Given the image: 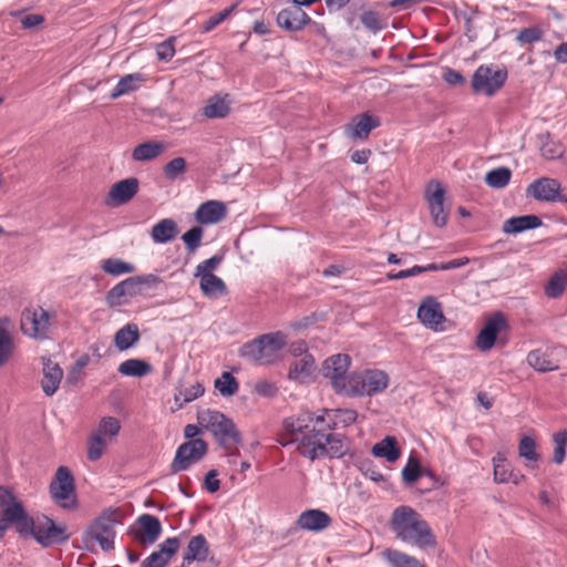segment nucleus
I'll use <instances>...</instances> for the list:
<instances>
[{
    "instance_id": "nucleus-6",
    "label": "nucleus",
    "mask_w": 567,
    "mask_h": 567,
    "mask_svg": "<svg viewBox=\"0 0 567 567\" xmlns=\"http://www.w3.org/2000/svg\"><path fill=\"white\" fill-rule=\"evenodd\" d=\"M389 385V375L382 370H364L350 374L347 396L374 395L384 391Z\"/></svg>"
},
{
    "instance_id": "nucleus-43",
    "label": "nucleus",
    "mask_w": 567,
    "mask_h": 567,
    "mask_svg": "<svg viewBox=\"0 0 567 567\" xmlns=\"http://www.w3.org/2000/svg\"><path fill=\"white\" fill-rule=\"evenodd\" d=\"M567 286V271L559 270L555 272L545 287V293L550 298H558L563 295Z\"/></svg>"
},
{
    "instance_id": "nucleus-13",
    "label": "nucleus",
    "mask_w": 567,
    "mask_h": 567,
    "mask_svg": "<svg viewBox=\"0 0 567 567\" xmlns=\"http://www.w3.org/2000/svg\"><path fill=\"white\" fill-rule=\"evenodd\" d=\"M527 195L539 202L567 203V197L561 194V185L555 178L540 177L527 187Z\"/></svg>"
},
{
    "instance_id": "nucleus-30",
    "label": "nucleus",
    "mask_w": 567,
    "mask_h": 567,
    "mask_svg": "<svg viewBox=\"0 0 567 567\" xmlns=\"http://www.w3.org/2000/svg\"><path fill=\"white\" fill-rule=\"evenodd\" d=\"M178 235L177 224L171 218L161 219L151 230V237L156 244L168 243Z\"/></svg>"
},
{
    "instance_id": "nucleus-51",
    "label": "nucleus",
    "mask_w": 567,
    "mask_h": 567,
    "mask_svg": "<svg viewBox=\"0 0 567 567\" xmlns=\"http://www.w3.org/2000/svg\"><path fill=\"white\" fill-rule=\"evenodd\" d=\"M186 165L184 157H175L164 165V176L169 181H175L179 175L186 172Z\"/></svg>"
},
{
    "instance_id": "nucleus-53",
    "label": "nucleus",
    "mask_w": 567,
    "mask_h": 567,
    "mask_svg": "<svg viewBox=\"0 0 567 567\" xmlns=\"http://www.w3.org/2000/svg\"><path fill=\"white\" fill-rule=\"evenodd\" d=\"M421 476V465L420 462L410 457L406 465L402 470V477L405 484L412 485L414 484L419 477Z\"/></svg>"
},
{
    "instance_id": "nucleus-1",
    "label": "nucleus",
    "mask_w": 567,
    "mask_h": 567,
    "mask_svg": "<svg viewBox=\"0 0 567 567\" xmlns=\"http://www.w3.org/2000/svg\"><path fill=\"white\" fill-rule=\"evenodd\" d=\"M318 416L311 412H301L284 421L282 445L295 444L300 455L311 462L329 457H342L347 452L346 436L328 432Z\"/></svg>"
},
{
    "instance_id": "nucleus-39",
    "label": "nucleus",
    "mask_w": 567,
    "mask_h": 567,
    "mask_svg": "<svg viewBox=\"0 0 567 567\" xmlns=\"http://www.w3.org/2000/svg\"><path fill=\"white\" fill-rule=\"evenodd\" d=\"M230 112V105L227 97L214 96L208 100L203 113L208 118H223Z\"/></svg>"
},
{
    "instance_id": "nucleus-41",
    "label": "nucleus",
    "mask_w": 567,
    "mask_h": 567,
    "mask_svg": "<svg viewBox=\"0 0 567 567\" xmlns=\"http://www.w3.org/2000/svg\"><path fill=\"white\" fill-rule=\"evenodd\" d=\"M101 269L113 277H118L126 274H133L135 266L118 258H107L101 264Z\"/></svg>"
},
{
    "instance_id": "nucleus-50",
    "label": "nucleus",
    "mask_w": 567,
    "mask_h": 567,
    "mask_svg": "<svg viewBox=\"0 0 567 567\" xmlns=\"http://www.w3.org/2000/svg\"><path fill=\"white\" fill-rule=\"evenodd\" d=\"M120 430H121V424L117 419H115L113 416H105L100 421L97 429L94 433L100 434V436L105 439L106 436H109V437L116 436L118 434Z\"/></svg>"
},
{
    "instance_id": "nucleus-20",
    "label": "nucleus",
    "mask_w": 567,
    "mask_h": 567,
    "mask_svg": "<svg viewBox=\"0 0 567 567\" xmlns=\"http://www.w3.org/2000/svg\"><path fill=\"white\" fill-rule=\"evenodd\" d=\"M310 17L296 3L280 10L277 16V23L279 27L289 31L301 30L305 25L310 23Z\"/></svg>"
},
{
    "instance_id": "nucleus-55",
    "label": "nucleus",
    "mask_w": 567,
    "mask_h": 567,
    "mask_svg": "<svg viewBox=\"0 0 567 567\" xmlns=\"http://www.w3.org/2000/svg\"><path fill=\"white\" fill-rule=\"evenodd\" d=\"M542 37L543 31L538 27H532L520 30L516 40L520 45H525L539 41Z\"/></svg>"
},
{
    "instance_id": "nucleus-46",
    "label": "nucleus",
    "mask_w": 567,
    "mask_h": 567,
    "mask_svg": "<svg viewBox=\"0 0 567 567\" xmlns=\"http://www.w3.org/2000/svg\"><path fill=\"white\" fill-rule=\"evenodd\" d=\"M512 177V172L507 167H498L488 172L485 176L486 184L492 188L505 187Z\"/></svg>"
},
{
    "instance_id": "nucleus-47",
    "label": "nucleus",
    "mask_w": 567,
    "mask_h": 567,
    "mask_svg": "<svg viewBox=\"0 0 567 567\" xmlns=\"http://www.w3.org/2000/svg\"><path fill=\"white\" fill-rule=\"evenodd\" d=\"M106 446H107L106 439H104V437L100 436V434H95L93 432L87 441V458L90 461L100 460L102 457Z\"/></svg>"
},
{
    "instance_id": "nucleus-12",
    "label": "nucleus",
    "mask_w": 567,
    "mask_h": 567,
    "mask_svg": "<svg viewBox=\"0 0 567 567\" xmlns=\"http://www.w3.org/2000/svg\"><path fill=\"white\" fill-rule=\"evenodd\" d=\"M207 443L202 439L189 440L178 446L171 468L173 473L187 470L207 453Z\"/></svg>"
},
{
    "instance_id": "nucleus-26",
    "label": "nucleus",
    "mask_w": 567,
    "mask_h": 567,
    "mask_svg": "<svg viewBox=\"0 0 567 567\" xmlns=\"http://www.w3.org/2000/svg\"><path fill=\"white\" fill-rule=\"evenodd\" d=\"M159 282V277L152 274L130 277L122 281L131 298L143 295L146 290L157 286Z\"/></svg>"
},
{
    "instance_id": "nucleus-2",
    "label": "nucleus",
    "mask_w": 567,
    "mask_h": 567,
    "mask_svg": "<svg viewBox=\"0 0 567 567\" xmlns=\"http://www.w3.org/2000/svg\"><path fill=\"white\" fill-rule=\"evenodd\" d=\"M0 508L3 509L4 520L8 526L14 524L20 534H30L44 547L60 545L70 538L64 525H56L48 516L30 518L22 504L17 501L13 493L0 486Z\"/></svg>"
},
{
    "instance_id": "nucleus-3",
    "label": "nucleus",
    "mask_w": 567,
    "mask_h": 567,
    "mask_svg": "<svg viewBox=\"0 0 567 567\" xmlns=\"http://www.w3.org/2000/svg\"><path fill=\"white\" fill-rule=\"evenodd\" d=\"M390 528L399 540L420 549L436 545L430 524L411 506L401 505L392 512Z\"/></svg>"
},
{
    "instance_id": "nucleus-11",
    "label": "nucleus",
    "mask_w": 567,
    "mask_h": 567,
    "mask_svg": "<svg viewBox=\"0 0 567 567\" xmlns=\"http://www.w3.org/2000/svg\"><path fill=\"white\" fill-rule=\"evenodd\" d=\"M121 512L118 509L105 511L91 526V536L101 546L104 551L114 548L115 526L121 523Z\"/></svg>"
},
{
    "instance_id": "nucleus-21",
    "label": "nucleus",
    "mask_w": 567,
    "mask_h": 567,
    "mask_svg": "<svg viewBox=\"0 0 567 567\" xmlns=\"http://www.w3.org/2000/svg\"><path fill=\"white\" fill-rule=\"evenodd\" d=\"M417 318L420 321L429 327L436 328L444 321V315L441 308V303L434 297H425L419 309H417Z\"/></svg>"
},
{
    "instance_id": "nucleus-23",
    "label": "nucleus",
    "mask_w": 567,
    "mask_h": 567,
    "mask_svg": "<svg viewBox=\"0 0 567 567\" xmlns=\"http://www.w3.org/2000/svg\"><path fill=\"white\" fill-rule=\"evenodd\" d=\"M296 524L305 530L321 532L330 526L331 517L320 509H307L299 515Z\"/></svg>"
},
{
    "instance_id": "nucleus-38",
    "label": "nucleus",
    "mask_w": 567,
    "mask_h": 567,
    "mask_svg": "<svg viewBox=\"0 0 567 567\" xmlns=\"http://www.w3.org/2000/svg\"><path fill=\"white\" fill-rule=\"evenodd\" d=\"M528 364L539 372H548L558 369V364L554 361L549 353L542 350H533L527 354Z\"/></svg>"
},
{
    "instance_id": "nucleus-24",
    "label": "nucleus",
    "mask_w": 567,
    "mask_h": 567,
    "mask_svg": "<svg viewBox=\"0 0 567 567\" xmlns=\"http://www.w3.org/2000/svg\"><path fill=\"white\" fill-rule=\"evenodd\" d=\"M42 364L43 378L41 381V386L45 395L52 396L59 389L63 378V370L56 362H53L49 358H42Z\"/></svg>"
},
{
    "instance_id": "nucleus-9",
    "label": "nucleus",
    "mask_w": 567,
    "mask_h": 567,
    "mask_svg": "<svg viewBox=\"0 0 567 567\" xmlns=\"http://www.w3.org/2000/svg\"><path fill=\"white\" fill-rule=\"evenodd\" d=\"M507 79V72L492 65H480L472 75L471 86L475 93L493 96Z\"/></svg>"
},
{
    "instance_id": "nucleus-22",
    "label": "nucleus",
    "mask_w": 567,
    "mask_h": 567,
    "mask_svg": "<svg viewBox=\"0 0 567 567\" xmlns=\"http://www.w3.org/2000/svg\"><path fill=\"white\" fill-rule=\"evenodd\" d=\"M227 215V208L224 203L218 200H208L198 206L195 212V219L199 224L210 225L221 221Z\"/></svg>"
},
{
    "instance_id": "nucleus-54",
    "label": "nucleus",
    "mask_w": 567,
    "mask_h": 567,
    "mask_svg": "<svg viewBox=\"0 0 567 567\" xmlns=\"http://www.w3.org/2000/svg\"><path fill=\"white\" fill-rule=\"evenodd\" d=\"M237 4H234L229 8L221 10L220 12L212 16L207 21H205L202 25V32L207 33L214 30L217 25L224 22L230 13L235 10Z\"/></svg>"
},
{
    "instance_id": "nucleus-14",
    "label": "nucleus",
    "mask_w": 567,
    "mask_h": 567,
    "mask_svg": "<svg viewBox=\"0 0 567 567\" xmlns=\"http://www.w3.org/2000/svg\"><path fill=\"white\" fill-rule=\"evenodd\" d=\"M445 189L440 182H431L426 186L425 199L429 205L433 223L444 227L449 220V210L444 206Z\"/></svg>"
},
{
    "instance_id": "nucleus-60",
    "label": "nucleus",
    "mask_w": 567,
    "mask_h": 567,
    "mask_svg": "<svg viewBox=\"0 0 567 567\" xmlns=\"http://www.w3.org/2000/svg\"><path fill=\"white\" fill-rule=\"evenodd\" d=\"M254 390L257 394L265 396V398H271L276 395L278 389L275 385V383L261 380L256 382Z\"/></svg>"
},
{
    "instance_id": "nucleus-42",
    "label": "nucleus",
    "mask_w": 567,
    "mask_h": 567,
    "mask_svg": "<svg viewBox=\"0 0 567 567\" xmlns=\"http://www.w3.org/2000/svg\"><path fill=\"white\" fill-rule=\"evenodd\" d=\"M492 462L494 466L495 483L503 484L509 482L513 476V471L509 468V465L506 462L505 454L497 452L494 455Z\"/></svg>"
},
{
    "instance_id": "nucleus-10",
    "label": "nucleus",
    "mask_w": 567,
    "mask_h": 567,
    "mask_svg": "<svg viewBox=\"0 0 567 567\" xmlns=\"http://www.w3.org/2000/svg\"><path fill=\"white\" fill-rule=\"evenodd\" d=\"M54 319V312H49L42 307L25 309L21 318V330L29 337L44 339Z\"/></svg>"
},
{
    "instance_id": "nucleus-25",
    "label": "nucleus",
    "mask_w": 567,
    "mask_h": 567,
    "mask_svg": "<svg viewBox=\"0 0 567 567\" xmlns=\"http://www.w3.org/2000/svg\"><path fill=\"white\" fill-rule=\"evenodd\" d=\"M380 125L378 117L363 113L353 118L352 123L346 128L348 136L352 138L367 140L373 128Z\"/></svg>"
},
{
    "instance_id": "nucleus-58",
    "label": "nucleus",
    "mask_w": 567,
    "mask_h": 567,
    "mask_svg": "<svg viewBox=\"0 0 567 567\" xmlns=\"http://www.w3.org/2000/svg\"><path fill=\"white\" fill-rule=\"evenodd\" d=\"M220 256H213L200 264L197 265L195 276H202L204 274H213V271L219 266L221 262Z\"/></svg>"
},
{
    "instance_id": "nucleus-16",
    "label": "nucleus",
    "mask_w": 567,
    "mask_h": 567,
    "mask_svg": "<svg viewBox=\"0 0 567 567\" xmlns=\"http://www.w3.org/2000/svg\"><path fill=\"white\" fill-rule=\"evenodd\" d=\"M140 181L136 177H128L113 184L107 193L106 204L116 207L128 203L137 194Z\"/></svg>"
},
{
    "instance_id": "nucleus-29",
    "label": "nucleus",
    "mask_w": 567,
    "mask_h": 567,
    "mask_svg": "<svg viewBox=\"0 0 567 567\" xmlns=\"http://www.w3.org/2000/svg\"><path fill=\"white\" fill-rule=\"evenodd\" d=\"M209 554V546L204 535L193 536L188 542L183 559L186 563L204 561Z\"/></svg>"
},
{
    "instance_id": "nucleus-32",
    "label": "nucleus",
    "mask_w": 567,
    "mask_h": 567,
    "mask_svg": "<svg viewBox=\"0 0 567 567\" xmlns=\"http://www.w3.org/2000/svg\"><path fill=\"white\" fill-rule=\"evenodd\" d=\"M11 321L8 318L0 319V367L4 365L13 352V338L11 336Z\"/></svg>"
},
{
    "instance_id": "nucleus-19",
    "label": "nucleus",
    "mask_w": 567,
    "mask_h": 567,
    "mask_svg": "<svg viewBox=\"0 0 567 567\" xmlns=\"http://www.w3.org/2000/svg\"><path fill=\"white\" fill-rule=\"evenodd\" d=\"M328 432H334L339 427H347L355 422L358 413L351 409L324 410L317 415Z\"/></svg>"
},
{
    "instance_id": "nucleus-57",
    "label": "nucleus",
    "mask_w": 567,
    "mask_h": 567,
    "mask_svg": "<svg viewBox=\"0 0 567 567\" xmlns=\"http://www.w3.org/2000/svg\"><path fill=\"white\" fill-rule=\"evenodd\" d=\"M360 20L367 29L373 32L380 31L383 28L379 13L374 11L363 12Z\"/></svg>"
},
{
    "instance_id": "nucleus-64",
    "label": "nucleus",
    "mask_w": 567,
    "mask_h": 567,
    "mask_svg": "<svg viewBox=\"0 0 567 567\" xmlns=\"http://www.w3.org/2000/svg\"><path fill=\"white\" fill-rule=\"evenodd\" d=\"M542 154L547 159L559 158L563 155V148L558 144L548 143L542 147Z\"/></svg>"
},
{
    "instance_id": "nucleus-36",
    "label": "nucleus",
    "mask_w": 567,
    "mask_h": 567,
    "mask_svg": "<svg viewBox=\"0 0 567 567\" xmlns=\"http://www.w3.org/2000/svg\"><path fill=\"white\" fill-rule=\"evenodd\" d=\"M117 371L125 377L141 378L150 374L153 371V368L145 360L127 359L118 365Z\"/></svg>"
},
{
    "instance_id": "nucleus-17",
    "label": "nucleus",
    "mask_w": 567,
    "mask_h": 567,
    "mask_svg": "<svg viewBox=\"0 0 567 567\" xmlns=\"http://www.w3.org/2000/svg\"><path fill=\"white\" fill-rule=\"evenodd\" d=\"M316 371L317 364L313 355L305 353L290 363L288 379L300 384H307L315 380Z\"/></svg>"
},
{
    "instance_id": "nucleus-63",
    "label": "nucleus",
    "mask_w": 567,
    "mask_h": 567,
    "mask_svg": "<svg viewBox=\"0 0 567 567\" xmlns=\"http://www.w3.org/2000/svg\"><path fill=\"white\" fill-rule=\"evenodd\" d=\"M217 475L218 473L216 470H210L205 476L204 485L209 493H215L220 487V482L217 478Z\"/></svg>"
},
{
    "instance_id": "nucleus-56",
    "label": "nucleus",
    "mask_w": 567,
    "mask_h": 567,
    "mask_svg": "<svg viewBox=\"0 0 567 567\" xmlns=\"http://www.w3.org/2000/svg\"><path fill=\"white\" fill-rule=\"evenodd\" d=\"M175 38L171 37L156 47V55L159 61L168 62L175 55Z\"/></svg>"
},
{
    "instance_id": "nucleus-28",
    "label": "nucleus",
    "mask_w": 567,
    "mask_h": 567,
    "mask_svg": "<svg viewBox=\"0 0 567 567\" xmlns=\"http://www.w3.org/2000/svg\"><path fill=\"white\" fill-rule=\"evenodd\" d=\"M166 151L163 142L147 141L138 144L132 152V158L135 162H148L157 158Z\"/></svg>"
},
{
    "instance_id": "nucleus-35",
    "label": "nucleus",
    "mask_w": 567,
    "mask_h": 567,
    "mask_svg": "<svg viewBox=\"0 0 567 567\" xmlns=\"http://www.w3.org/2000/svg\"><path fill=\"white\" fill-rule=\"evenodd\" d=\"M382 556L391 567H426L415 557L398 549L388 548L382 553Z\"/></svg>"
},
{
    "instance_id": "nucleus-59",
    "label": "nucleus",
    "mask_w": 567,
    "mask_h": 567,
    "mask_svg": "<svg viewBox=\"0 0 567 567\" xmlns=\"http://www.w3.org/2000/svg\"><path fill=\"white\" fill-rule=\"evenodd\" d=\"M179 548V539L177 537H169L161 545L158 551L162 553L167 559H171Z\"/></svg>"
},
{
    "instance_id": "nucleus-8",
    "label": "nucleus",
    "mask_w": 567,
    "mask_h": 567,
    "mask_svg": "<svg viewBox=\"0 0 567 567\" xmlns=\"http://www.w3.org/2000/svg\"><path fill=\"white\" fill-rule=\"evenodd\" d=\"M351 358L348 354L338 353L327 358L321 367L323 378L328 379L336 393L344 395L350 374Z\"/></svg>"
},
{
    "instance_id": "nucleus-18",
    "label": "nucleus",
    "mask_w": 567,
    "mask_h": 567,
    "mask_svg": "<svg viewBox=\"0 0 567 567\" xmlns=\"http://www.w3.org/2000/svg\"><path fill=\"white\" fill-rule=\"evenodd\" d=\"M162 534L159 519L151 514H143L137 518L134 538L144 545L154 544Z\"/></svg>"
},
{
    "instance_id": "nucleus-15",
    "label": "nucleus",
    "mask_w": 567,
    "mask_h": 567,
    "mask_svg": "<svg viewBox=\"0 0 567 567\" xmlns=\"http://www.w3.org/2000/svg\"><path fill=\"white\" fill-rule=\"evenodd\" d=\"M508 324L505 316L502 312H495L484 323V327L476 337V347L485 352L491 350L501 331L507 330Z\"/></svg>"
},
{
    "instance_id": "nucleus-37",
    "label": "nucleus",
    "mask_w": 567,
    "mask_h": 567,
    "mask_svg": "<svg viewBox=\"0 0 567 567\" xmlns=\"http://www.w3.org/2000/svg\"><path fill=\"white\" fill-rule=\"evenodd\" d=\"M200 278V289L207 297H218L227 293V287L221 278L214 274H204Z\"/></svg>"
},
{
    "instance_id": "nucleus-40",
    "label": "nucleus",
    "mask_w": 567,
    "mask_h": 567,
    "mask_svg": "<svg viewBox=\"0 0 567 567\" xmlns=\"http://www.w3.org/2000/svg\"><path fill=\"white\" fill-rule=\"evenodd\" d=\"M536 442L530 436H523L518 443V454L526 461V466L534 468L536 463L540 458V455L536 451Z\"/></svg>"
},
{
    "instance_id": "nucleus-27",
    "label": "nucleus",
    "mask_w": 567,
    "mask_h": 567,
    "mask_svg": "<svg viewBox=\"0 0 567 567\" xmlns=\"http://www.w3.org/2000/svg\"><path fill=\"white\" fill-rule=\"evenodd\" d=\"M542 225V220L536 215H525L511 217L503 223L502 230L505 234H519L528 229H535Z\"/></svg>"
},
{
    "instance_id": "nucleus-33",
    "label": "nucleus",
    "mask_w": 567,
    "mask_h": 567,
    "mask_svg": "<svg viewBox=\"0 0 567 567\" xmlns=\"http://www.w3.org/2000/svg\"><path fill=\"white\" fill-rule=\"evenodd\" d=\"M144 76L141 73H132L124 75L120 79L115 87L112 90L110 97L112 100L118 99L122 95L136 91L144 82Z\"/></svg>"
},
{
    "instance_id": "nucleus-45",
    "label": "nucleus",
    "mask_w": 567,
    "mask_h": 567,
    "mask_svg": "<svg viewBox=\"0 0 567 567\" xmlns=\"http://www.w3.org/2000/svg\"><path fill=\"white\" fill-rule=\"evenodd\" d=\"M204 391V386L197 382L188 388L179 390L178 393L175 394L174 401L177 404V408L182 409L186 403H189L202 396Z\"/></svg>"
},
{
    "instance_id": "nucleus-34",
    "label": "nucleus",
    "mask_w": 567,
    "mask_h": 567,
    "mask_svg": "<svg viewBox=\"0 0 567 567\" xmlns=\"http://www.w3.org/2000/svg\"><path fill=\"white\" fill-rule=\"evenodd\" d=\"M372 454L377 457H383L389 462H395L401 451L394 436H386L372 447Z\"/></svg>"
},
{
    "instance_id": "nucleus-4",
    "label": "nucleus",
    "mask_w": 567,
    "mask_h": 567,
    "mask_svg": "<svg viewBox=\"0 0 567 567\" xmlns=\"http://www.w3.org/2000/svg\"><path fill=\"white\" fill-rule=\"evenodd\" d=\"M197 421L229 455L238 454L237 446L241 443V434L230 417L217 410L207 409L197 413Z\"/></svg>"
},
{
    "instance_id": "nucleus-61",
    "label": "nucleus",
    "mask_w": 567,
    "mask_h": 567,
    "mask_svg": "<svg viewBox=\"0 0 567 567\" xmlns=\"http://www.w3.org/2000/svg\"><path fill=\"white\" fill-rule=\"evenodd\" d=\"M169 559L165 557L162 553L154 551L152 553L143 563L142 567H165Z\"/></svg>"
},
{
    "instance_id": "nucleus-52",
    "label": "nucleus",
    "mask_w": 567,
    "mask_h": 567,
    "mask_svg": "<svg viewBox=\"0 0 567 567\" xmlns=\"http://www.w3.org/2000/svg\"><path fill=\"white\" fill-rule=\"evenodd\" d=\"M203 228L199 226L192 227L183 234L182 240L184 241L187 250L194 252L200 245L203 238Z\"/></svg>"
},
{
    "instance_id": "nucleus-7",
    "label": "nucleus",
    "mask_w": 567,
    "mask_h": 567,
    "mask_svg": "<svg viewBox=\"0 0 567 567\" xmlns=\"http://www.w3.org/2000/svg\"><path fill=\"white\" fill-rule=\"evenodd\" d=\"M49 492L54 503L61 508L72 511L78 507L74 477L66 466L58 467Z\"/></svg>"
},
{
    "instance_id": "nucleus-31",
    "label": "nucleus",
    "mask_w": 567,
    "mask_h": 567,
    "mask_svg": "<svg viewBox=\"0 0 567 567\" xmlns=\"http://www.w3.org/2000/svg\"><path fill=\"white\" fill-rule=\"evenodd\" d=\"M140 330L136 323H126L114 334V346L120 351H125L140 340Z\"/></svg>"
},
{
    "instance_id": "nucleus-44",
    "label": "nucleus",
    "mask_w": 567,
    "mask_h": 567,
    "mask_svg": "<svg viewBox=\"0 0 567 567\" xmlns=\"http://www.w3.org/2000/svg\"><path fill=\"white\" fill-rule=\"evenodd\" d=\"M215 388L223 396H231L238 392L239 383L230 372H223L215 380Z\"/></svg>"
},
{
    "instance_id": "nucleus-62",
    "label": "nucleus",
    "mask_w": 567,
    "mask_h": 567,
    "mask_svg": "<svg viewBox=\"0 0 567 567\" xmlns=\"http://www.w3.org/2000/svg\"><path fill=\"white\" fill-rule=\"evenodd\" d=\"M443 79L447 84L454 85V86L463 85L466 82V80L462 75V73L456 70H453V69H446L443 74Z\"/></svg>"
},
{
    "instance_id": "nucleus-48",
    "label": "nucleus",
    "mask_w": 567,
    "mask_h": 567,
    "mask_svg": "<svg viewBox=\"0 0 567 567\" xmlns=\"http://www.w3.org/2000/svg\"><path fill=\"white\" fill-rule=\"evenodd\" d=\"M555 445L553 453V462L557 465L563 464L566 457L567 430L559 431L553 435Z\"/></svg>"
},
{
    "instance_id": "nucleus-5",
    "label": "nucleus",
    "mask_w": 567,
    "mask_h": 567,
    "mask_svg": "<svg viewBox=\"0 0 567 567\" xmlns=\"http://www.w3.org/2000/svg\"><path fill=\"white\" fill-rule=\"evenodd\" d=\"M287 344V336L281 331L266 333L243 347V354L260 365L272 364L280 360Z\"/></svg>"
},
{
    "instance_id": "nucleus-49",
    "label": "nucleus",
    "mask_w": 567,
    "mask_h": 567,
    "mask_svg": "<svg viewBox=\"0 0 567 567\" xmlns=\"http://www.w3.org/2000/svg\"><path fill=\"white\" fill-rule=\"evenodd\" d=\"M130 298L128 292L121 281L109 290L105 299L110 307H118L127 303Z\"/></svg>"
}]
</instances>
